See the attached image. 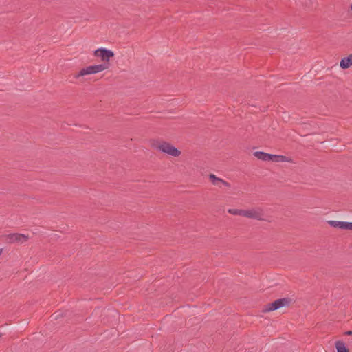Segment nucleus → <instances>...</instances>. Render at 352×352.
<instances>
[{"label": "nucleus", "mask_w": 352, "mask_h": 352, "mask_svg": "<svg viewBox=\"0 0 352 352\" xmlns=\"http://www.w3.org/2000/svg\"><path fill=\"white\" fill-rule=\"evenodd\" d=\"M343 230H352V223L351 222H344L343 223Z\"/></svg>", "instance_id": "nucleus-14"}, {"label": "nucleus", "mask_w": 352, "mask_h": 352, "mask_svg": "<svg viewBox=\"0 0 352 352\" xmlns=\"http://www.w3.org/2000/svg\"><path fill=\"white\" fill-rule=\"evenodd\" d=\"M1 254V250H0V254Z\"/></svg>", "instance_id": "nucleus-17"}, {"label": "nucleus", "mask_w": 352, "mask_h": 352, "mask_svg": "<svg viewBox=\"0 0 352 352\" xmlns=\"http://www.w3.org/2000/svg\"><path fill=\"white\" fill-rule=\"evenodd\" d=\"M328 224L334 228H338L342 229L344 221H328Z\"/></svg>", "instance_id": "nucleus-12"}, {"label": "nucleus", "mask_w": 352, "mask_h": 352, "mask_svg": "<svg viewBox=\"0 0 352 352\" xmlns=\"http://www.w3.org/2000/svg\"><path fill=\"white\" fill-rule=\"evenodd\" d=\"M346 335H351L352 334V331H346L345 333Z\"/></svg>", "instance_id": "nucleus-15"}, {"label": "nucleus", "mask_w": 352, "mask_h": 352, "mask_svg": "<svg viewBox=\"0 0 352 352\" xmlns=\"http://www.w3.org/2000/svg\"><path fill=\"white\" fill-rule=\"evenodd\" d=\"M3 237L8 243H16L19 244H22L26 242L28 239V236L18 233L9 234L5 235Z\"/></svg>", "instance_id": "nucleus-6"}, {"label": "nucleus", "mask_w": 352, "mask_h": 352, "mask_svg": "<svg viewBox=\"0 0 352 352\" xmlns=\"http://www.w3.org/2000/svg\"><path fill=\"white\" fill-rule=\"evenodd\" d=\"M292 303V300L289 298H281L275 300L274 302L267 305L264 309V312H268L278 309L281 307H287Z\"/></svg>", "instance_id": "nucleus-4"}, {"label": "nucleus", "mask_w": 352, "mask_h": 352, "mask_svg": "<svg viewBox=\"0 0 352 352\" xmlns=\"http://www.w3.org/2000/svg\"><path fill=\"white\" fill-rule=\"evenodd\" d=\"M271 161L276 162H290V160L287 158L285 156L272 155V160Z\"/></svg>", "instance_id": "nucleus-11"}, {"label": "nucleus", "mask_w": 352, "mask_h": 352, "mask_svg": "<svg viewBox=\"0 0 352 352\" xmlns=\"http://www.w3.org/2000/svg\"><path fill=\"white\" fill-rule=\"evenodd\" d=\"M228 213L233 214V215H239L243 217V210H239V209H229Z\"/></svg>", "instance_id": "nucleus-13"}, {"label": "nucleus", "mask_w": 352, "mask_h": 352, "mask_svg": "<svg viewBox=\"0 0 352 352\" xmlns=\"http://www.w3.org/2000/svg\"><path fill=\"white\" fill-rule=\"evenodd\" d=\"M351 9L352 10V4L351 5Z\"/></svg>", "instance_id": "nucleus-16"}, {"label": "nucleus", "mask_w": 352, "mask_h": 352, "mask_svg": "<svg viewBox=\"0 0 352 352\" xmlns=\"http://www.w3.org/2000/svg\"><path fill=\"white\" fill-rule=\"evenodd\" d=\"M336 348L337 349V352H349V350L342 341H337L336 343Z\"/></svg>", "instance_id": "nucleus-10"}, {"label": "nucleus", "mask_w": 352, "mask_h": 352, "mask_svg": "<svg viewBox=\"0 0 352 352\" xmlns=\"http://www.w3.org/2000/svg\"><path fill=\"white\" fill-rule=\"evenodd\" d=\"M243 217L254 219L259 221H263V211L261 208H252L248 210H243Z\"/></svg>", "instance_id": "nucleus-5"}, {"label": "nucleus", "mask_w": 352, "mask_h": 352, "mask_svg": "<svg viewBox=\"0 0 352 352\" xmlns=\"http://www.w3.org/2000/svg\"><path fill=\"white\" fill-rule=\"evenodd\" d=\"M94 56L102 61L100 65H107L108 69L110 67V59L114 56V52L107 48L100 47L94 52Z\"/></svg>", "instance_id": "nucleus-3"}, {"label": "nucleus", "mask_w": 352, "mask_h": 352, "mask_svg": "<svg viewBox=\"0 0 352 352\" xmlns=\"http://www.w3.org/2000/svg\"><path fill=\"white\" fill-rule=\"evenodd\" d=\"M153 147L171 157H179L182 153L179 149L166 142H156L153 144Z\"/></svg>", "instance_id": "nucleus-2"}, {"label": "nucleus", "mask_w": 352, "mask_h": 352, "mask_svg": "<svg viewBox=\"0 0 352 352\" xmlns=\"http://www.w3.org/2000/svg\"><path fill=\"white\" fill-rule=\"evenodd\" d=\"M254 155L258 159L263 160V161H271L272 160V155L265 153L263 152H255Z\"/></svg>", "instance_id": "nucleus-9"}, {"label": "nucleus", "mask_w": 352, "mask_h": 352, "mask_svg": "<svg viewBox=\"0 0 352 352\" xmlns=\"http://www.w3.org/2000/svg\"><path fill=\"white\" fill-rule=\"evenodd\" d=\"M107 69V65H89L82 68L78 72L74 74V77L76 79H79L87 75H91L100 73Z\"/></svg>", "instance_id": "nucleus-1"}, {"label": "nucleus", "mask_w": 352, "mask_h": 352, "mask_svg": "<svg viewBox=\"0 0 352 352\" xmlns=\"http://www.w3.org/2000/svg\"><path fill=\"white\" fill-rule=\"evenodd\" d=\"M352 65V54L340 60V66L342 69H348Z\"/></svg>", "instance_id": "nucleus-8"}, {"label": "nucleus", "mask_w": 352, "mask_h": 352, "mask_svg": "<svg viewBox=\"0 0 352 352\" xmlns=\"http://www.w3.org/2000/svg\"><path fill=\"white\" fill-rule=\"evenodd\" d=\"M209 179H210V181L212 183V184L214 185H216V186H219L221 184H223L226 186H229V184L226 182H225L224 180H223L221 178H219L217 177L216 175H214V174H210L209 175Z\"/></svg>", "instance_id": "nucleus-7"}]
</instances>
